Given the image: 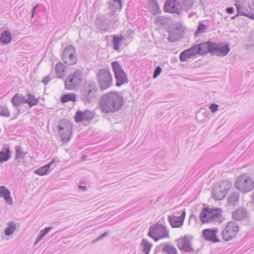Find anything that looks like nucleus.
Here are the masks:
<instances>
[{"instance_id": "1", "label": "nucleus", "mask_w": 254, "mask_h": 254, "mask_svg": "<svg viewBox=\"0 0 254 254\" xmlns=\"http://www.w3.org/2000/svg\"><path fill=\"white\" fill-rule=\"evenodd\" d=\"M124 104V97L116 91L103 94L99 102L100 110L104 114L113 113L119 111Z\"/></svg>"}, {"instance_id": "2", "label": "nucleus", "mask_w": 254, "mask_h": 254, "mask_svg": "<svg viewBox=\"0 0 254 254\" xmlns=\"http://www.w3.org/2000/svg\"><path fill=\"white\" fill-rule=\"evenodd\" d=\"M118 7L113 2H109V12L104 15L97 16L95 20V26L99 33H104L110 31L118 21L116 13Z\"/></svg>"}, {"instance_id": "3", "label": "nucleus", "mask_w": 254, "mask_h": 254, "mask_svg": "<svg viewBox=\"0 0 254 254\" xmlns=\"http://www.w3.org/2000/svg\"><path fill=\"white\" fill-rule=\"evenodd\" d=\"M99 89L96 83L93 80L86 81L81 89L79 98L84 105L94 102L99 95Z\"/></svg>"}, {"instance_id": "4", "label": "nucleus", "mask_w": 254, "mask_h": 254, "mask_svg": "<svg viewBox=\"0 0 254 254\" xmlns=\"http://www.w3.org/2000/svg\"><path fill=\"white\" fill-rule=\"evenodd\" d=\"M207 54L222 57L228 55L230 48L228 44L218 43L209 40L207 41Z\"/></svg>"}, {"instance_id": "5", "label": "nucleus", "mask_w": 254, "mask_h": 254, "mask_svg": "<svg viewBox=\"0 0 254 254\" xmlns=\"http://www.w3.org/2000/svg\"><path fill=\"white\" fill-rule=\"evenodd\" d=\"M84 73L77 69L72 74H69L64 80L65 89L67 90H76L82 82Z\"/></svg>"}, {"instance_id": "6", "label": "nucleus", "mask_w": 254, "mask_h": 254, "mask_svg": "<svg viewBox=\"0 0 254 254\" xmlns=\"http://www.w3.org/2000/svg\"><path fill=\"white\" fill-rule=\"evenodd\" d=\"M58 129L62 142H68L71 138L72 126L71 122L67 119L60 120L58 123Z\"/></svg>"}, {"instance_id": "7", "label": "nucleus", "mask_w": 254, "mask_h": 254, "mask_svg": "<svg viewBox=\"0 0 254 254\" xmlns=\"http://www.w3.org/2000/svg\"><path fill=\"white\" fill-rule=\"evenodd\" d=\"M147 235L155 242L169 237L166 227L159 223L150 226Z\"/></svg>"}, {"instance_id": "8", "label": "nucleus", "mask_w": 254, "mask_h": 254, "mask_svg": "<svg viewBox=\"0 0 254 254\" xmlns=\"http://www.w3.org/2000/svg\"><path fill=\"white\" fill-rule=\"evenodd\" d=\"M236 188L244 193L252 191L254 189V182L252 178L246 174L239 176L235 181Z\"/></svg>"}, {"instance_id": "9", "label": "nucleus", "mask_w": 254, "mask_h": 254, "mask_svg": "<svg viewBox=\"0 0 254 254\" xmlns=\"http://www.w3.org/2000/svg\"><path fill=\"white\" fill-rule=\"evenodd\" d=\"M97 80L100 90H106L113 85V78L110 70L100 69L97 75Z\"/></svg>"}, {"instance_id": "10", "label": "nucleus", "mask_w": 254, "mask_h": 254, "mask_svg": "<svg viewBox=\"0 0 254 254\" xmlns=\"http://www.w3.org/2000/svg\"><path fill=\"white\" fill-rule=\"evenodd\" d=\"M186 30V27L183 26L180 22H176L169 28L168 41L170 43H174L182 39Z\"/></svg>"}, {"instance_id": "11", "label": "nucleus", "mask_w": 254, "mask_h": 254, "mask_svg": "<svg viewBox=\"0 0 254 254\" xmlns=\"http://www.w3.org/2000/svg\"><path fill=\"white\" fill-rule=\"evenodd\" d=\"M239 230V227L236 222L229 221L221 232L222 237L225 241H229L235 237Z\"/></svg>"}, {"instance_id": "12", "label": "nucleus", "mask_w": 254, "mask_h": 254, "mask_svg": "<svg viewBox=\"0 0 254 254\" xmlns=\"http://www.w3.org/2000/svg\"><path fill=\"white\" fill-rule=\"evenodd\" d=\"M75 50L71 45L67 46L61 55L62 61L68 65H72L76 64L77 58L75 56Z\"/></svg>"}, {"instance_id": "13", "label": "nucleus", "mask_w": 254, "mask_h": 254, "mask_svg": "<svg viewBox=\"0 0 254 254\" xmlns=\"http://www.w3.org/2000/svg\"><path fill=\"white\" fill-rule=\"evenodd\" d=\"M193 237L186 235L183 237L177 240V246L181 251L185 253L191 252L193 251L191 244Z\"/></svg>"}, {"instance_id": "14", "label": "nucleus", "mask_w": 254, "mask_h": 254, "mask_svg": "<svg viewBox=\"0 0 254 254\" xmlns=\"http://www.w3.org/2000/svg\"><path fill=\"white\" fill-rule=\"evenodd\" d=\"M218 229L217 228H206L204 229L201 235L202 238L206 241L213 243H219L220 239L217 237Z\"/></svg>"}, {"instance_id": "15", "label": "nucleus", "mask_w": 254, "mask_h": 254, "mask_svg": "<svg viewBox=\"0 0 254 254\" xmlns=\"http://www.w3.org/2000/svg\"><path fill=\"white\" fill-rule=\"evenodd\" d=\"M93 118L94 114L93 112L87 109L83 111L77 110L74 116V120L77 123L83 121L90 122Z\"/></svg>"}, {"instance_id": "16", "label": "nucleus", "mask_w": 254, "mask_h": 254, "mask_svg": "<svg viewBox=\"0 0 254 254\" xmlns=\"http://www.w3.org/2000/svg\"><path fill=\"white\" fill-rule=\"evenodd\" d=\"M177 2H178V0H166L163 6L164 11L167 13L180 15L182 11L178 8Z\"/></svg>"}, {"instance_id": "17", "label": "nucleus", "mask_w": 254, "mask_h": 254, "mask_svg": "<svg viewBox=\"0 0 254 254\" xmlns=\"http://www.w3.org/2000/svg\"><path fill=\"white\" fill-rule=\"evenodd\" d=\"M189 50L193 57L196 55L205 56L207 54V41L195 44L189 48Z\"/></svg>"}, {"instance_id": "18", "label": "nucleus", "mask_w": 254, "mask_h": 254, "mask_svg": "<svg viewBox=\"0 0 254 254\" xmlns=\"http://www.w3.org/2000/svg\"><path fill=\"white\" fill-rule=\"evenodd\" d=\"M186 210L183 209L181 216L177 217L175 215L168 216V221L172 228H179L183 226L186 216Z\"/></svg>"}, {"instance_id": "19", "label": "nucleus", "mask_w": 254, "mask_h": 254, "mask_svg": "<svg viewBox=\"0 0 254 254\" xmlns=\"http://www.w3.org/2000/svg\"><path fill=\"white\" fill-rule=\"evenodd\" d=\"M9 190L4 186H0V198L2 197L5 202L10 205L13 204L12 198Z\"/></svg>"}, {"instance_id": "20", "label": "nucleus", "mask_w": 254, "mask_h": 254, "mask_svg": "<svg viewBox=\"0 0 254 254\" xmlns=\"http://www.w3.org/2000/svg\"><path fill=\"white\" fill-rule=\"evenodd\" d=\"M11 157V151L8 144H5L0 151V163L7 161Z\"/></svg>"}, {"instance_id": "21", "label": "nucleus", "mask_w": 254, "mask_h": 254, "mask_svg": "<svg viewBox=\"0 0 254 254\" xmlns=\"http://www.w3.org/2000/svg\"><path fill=\"white\" fill-rule=\"evenodd\" d=\"M211 210V208H209L208 207L202 208L199 215V217L201 222L203 224L212 222L211 218H210Z\"/></svg>"}, {"instance_id": "22", "label": "nucleus", "mask_w": 254, "mask_h": 254, "mask_svg": "<svg viewBox=\"0 0 254 254\" xmlns=\"http://www.w3.org/2000/svg\"><path fill=\"white\" fill-rule=\"evenodd\" d=\"M247 215V211L244 207H239L232 213L233 218L237 221L244 219Z\"/></svg>"}, {"instance_id": "23", "label": "nucleus", "mask_w": 254, "mask_h": 254, "mask_svg": "<svg viewBox=\"0 0 254 254\" xmlns=\"http://www.w3.org/2000/svg\"><path fill=\"white\" fill-rule=\"evenodd\" d=\"M226 192V191L222 190L217 186H215L212 190V197L215 200H221L223 199L227 194Z\"/></svg>"}, {"instance_id": "24", "label": "nucleus", "mask_w": 254, "mask_h": 254, "mask_svg": "<svg viewBox=\"0 0 254 254\" xmlns=\"http://www.w3.org/2000/svg\"><path fill=\"white\" fill-rule=\"evenodd\" d=\"M113 37L112 44L114 50L118 51L120 50V48L123 43V41L125 40V37L122 35H113L112 36Z\"/></svg>"}, {"instance_id": "25", "label": "nucleus", "mask_w": 254, "mask_h": 254, "mask_svg": "<svg viewBox=\"0 0 254 254\" xmlns=\"http://www.w3.org/2000/svg\"><path fill=\"white\" fill-rule=\"evenodd\" d=\"M12 39V37L9 31L5 30L3 31L0 36V43L2 45H6L10 43Z\"/></svg>"}, {"instance_id": "26", "label": "nucleus", "mask_w": 254, "mask_h": 254, "mask_svg": "<svg viewBox=\"0 0 254 254\" xmlns=\"http://www.w3.org/2000/svg\"><path fill=\"white\" fill-rule=\"evenodd\" d=\"M114 75L116 80L115 85L117 87H120L124 84L127 83L128 82L127 76L125 72Z\"/></svg>"}, {"instance_id": "27", "label": "nucleus", "mask_w": 254, "mask_h": 254, "mask_svg": "<svg viewBox=\"0 0 254 254\" xmlns=\"http://www.w3.org/2000/svg\"><path fill=\"white\" fill-rule=\"evenodd\" d=\"M11 102L13 106L15 107H18L22 104H26V98L22 95H19L18 93H16L11 98Z\"/></svg>"}, {"instance_id": "28", "label": "nucleus", "mask_w": 254, "mask_h": 254, "mask_svg": "<svg viewBox=\"0 0 254 254\" xmlns=\"http://www.w3.org/2000/svg\"><path fill=\"white\" fill-rule=\"evenodd\" d=\"M240 194L238 191L232 192L228 197V204L229 206L235 205L239 200Z\"/></svg>"}, {"instance_id": "29", "label": "nucleus", "mask_w": 254, "mask_h": 254, "mask_svg": "<svg viewBox=\"0 0 254 254\" xmlns=\"http://www.w3.org/2000/svg\"><path fill=\"white\" fill-rule=\"evenodd\" d=\"M27 98L26 99V104H27L29 107L31 108L33 106H36L38 104L39 101V97L36 98L34 94H32L29 91L26 94Z\"/></svg>"}, {"instance_id": "30", "label": "nucleus", "mask_w": 254, "mask_h": 254, "mask_svg": "<svg viewBox=\"0 0 254 254\" xmlns=\"http://www.w3.org/2000/svg\"><path fill=\"white\" fill-rule=\"evenodd\" d=\"M171 21L172 19L170 18L159 16L155 18L154 23L156 24H159L161 26H168L170 25Z\"/></svg>"}, {"instance_id": "31", "label": "nucleus", "mask_w": 254, "mask_h": 254, "mask_svg": "<svg viewBox=\"0 0 254 254\" xmlns=\"http://www.w3.org/2000/svg\"><path fill=\"white\" fill-rule=\"evenodd\" d=\"M76 100V94L74 93L64 94L61 97V102L62 103H65L69 101L75 102Z\"/></svg>"}, {"instance_id": "32", "label": "nucleus", "mask_w": 254, "mask_h": 254, "mask_svg": "<svg viewBox=\"0 0 254 254\" xmlns=\"http://www.w3.org/2000/svg\"><path fill=\"white\" fill-rule=\"evenodd\" d=\"M16 229V224L14 221H11L7 224V226L5 229L4 234L6 236L11 235Z\"/></svg>"}, {"instance_id": "33", "label": "nucleus", "mask_w": 254, "mask_h": 254, "mask_svg": "<svg viewBox=\"0 0 254 254\" xmlns=\"http://www.w3.org/2000/svg\"><path fill=\"white\" fill-rule=\"evenodd\" d=\"M111 66L113 69V71L114 73V75L119 73H122L123 72H125L123 67L117 61L113 62L111 63Z\"/></svg>"}, {"instance_id": "34", "label": "nucleus", "mask_w": 254, "mask_h": 254, "mask_svg": "<svg viewBox=\"0 0 254 254\" xmlns=\"http://www.w3.org/2000/svg\"><path fill=\"white\" fill-rule=\"evenodd\" d=\"M65 66L62 63H58L55 67L57 76L60 78H63L64 76Z\"/></svg>"}, {"instance_id": "35", "label": "nucleus", "mask_w": 254, "mask_h": 254, "mask_svg": "<svg viewBox=\"0 0 254 254\" xmlns=\"http://www.w3.org/2000/svg\"><path fill=\"white\" fill-rule=\"evenodd\" d=\"M148 2L151 6V9L153 15L159 14L161 13V11L157 0H148Z\"/></svg>"}, {"instance_id": "36", "label": "nucleus", "mask_w": 254, "mask_h": 254, "mask_svg": "<svg viewBox=\"0 0 254 254\" xmlns=\"http://www.w3.org/2000/svg\"><path fill=\"white\" fill-rule=\"evenodd\" d=\"M15 160L23 159L25 157L27 154L26 152H24L20 146L17 145L15 147Z\"/></svg>"}, {"instance_id": "37", "label": "nucleus", "mask_w": 254, "mask_h": 254, "mask_svg": "<svg viewBox=\"0 0 254 254\" xmlns=\"http://www.w3.org/2000/svg\"><path fill=\"white\" fill-rule=\"evenodd\" d=\"M140 246L142 248V250L143 252H150L152 244L149 242L146 239H142L140 243Z\"/></svg>"}, {"instance_id": "38", "label": "nucleus", "mask_w": 254, "mask_h": 254, "mask_svg": "<svg viewBox=\"0 0 254 254\" xmlns=\"http://www.w3.org/2000/svg\"><path fill=\"white\" fill-rule=\"evenodd\" d=\"M217 186L222 190L226 191V192L228 193L231 188L232 184L230 181L225 180L221 181L220 184Z\"/></svg>"}, {"instance_id": "39", "label": "nucleus", "mask_w": 254, "mask_h": 254, "mask_svg": "<svg viewBox=\"0 0 254 254\" xmlns=\"http://www.w3.org/2000/svg\"><path fill=\"white\" fill-rule=\"evenodd\" d=\"M221 209L219 208H213L211 210V215L210 218H211V221H213L214 219H218L221 216Z\"/></svg>"}, {"instance_id": "40", "label": "nucleus", "mask_w": 254, "mask_h": 254, "mask_svg": "<svg viewBox=\"0 0 254 254\" xmlns=\"http://www.w3.org/2000/svg\"><path fill=\"white\" fill-rule=\"evenodd\" d=\"M192 57L190 50L188 49L181 53L179 58L181 62H185L188 59L191 58Z\"/></svg>"}, {"instance_id": "41", "label": "nucleus", "mask_w": 254, "mask_h": 254, "mask_svg": "<svg viewBox=\"0 0 254 254\" xmlns=\"http://www.w3.org/2000/svg\"><path fill=\"white\" fill-rule=\"evenodd\" d=\"M163 247L165 254H177V251L173 246L165 245Z\"/></svg>"}, {"instance_id": "42", "label": "nucleus", "mask_w": 254, "mask_h": 254, "mask_svg": "<svg viewBox=\"0 0 254 254\" xmlns=\"http://www.w3.org/2000/svg\"><path fill=\"white\" fill-rule=\"evenodd\" d=\"M10 116V112L6 104L0 105V116L8 118Z\"/></svg>"}, {"instance_id": "43", "label": "nucleus", "mask_w": 254, "mask_h": 254, "mask_svg": "<svg viewBox=\"0 0 254 254\" xmlns=\"http://www.w3.org/2000/svg\"><path fill=\"white\" fill-rule=\"evenodd\" d=\"M235 5L237 9V16L242 15L245 16L246 15V11H247L248 9L242 7L239 3V2H236L235 3Z\"/></svg>"}, {"instance_id": "44", "label": "nucleus", "mask_w": 254, "mask_h": 254, "mask_svg": "<svg viewBox=\"0 0 254 254\" xmlns=\"http://www.w3.org/2000/svg\"><path fill=\"white\" fill-rule=\"evenodd\" d=\"M207 26L201 21L199 22L197 29L194 33L195 37H198L201 33H204Z\"/></svg>"}, {"instance_id": "45", "label": "nucleus", "mask_w": 254, "mask_h": 254, "mask_svg": "<svg viewBox=\"0 0 254 254\" xmlns=\"http://www.w3.org/2000/svg\"><path fill=\"white\" fill-rule=\"evenodd\" d=\"M34 173L35 174L41 176L46 175L50 173V172L47 170H46L43 166L40 167L39 169L35 170Z\"/></svg>"}, {"instance_id": "46", "label": "nucleus", "mask_w": 254, "mask_h": 254, "mask_svg": "<svg viewBox=\"0 0 254 254\" xmlns=\"http://www.w3.org/2000/svg\"><path fill=\"white\" fill-rule=\"evenodd\" d=\"M184 6L187 9H191L194 4V0H182Z\"/></svg>"}, {"instance_id": "47", "label": "nucleus", "mask_w": 254, "mask_h": 254, "mask_svg": "<svg viewBox=\"0 0 254 254\" xmlns=\"http://www.w3.org/2000/svg\"><path fill=\"white\" fill-rule=\"evenodd\" d=\"M109 234H110L109 231H106V232H104V233L101 234L100 236L97 237L96 239L93 240L92 242V244H94L96 242L104 239L106 237L108 236L109 235Z\"/></svg>"}, {"instance_id": "48", "label": "nucleus", "mask_w": 254, "mask_h": 254, "mask_svg": "<svg viewBox=\"0 0 254 254\" xmlns=\"http://www.w3.org/2000/svg\"><path fill=\"white\" fill-rule=\"evenodd\" d=\"M154 254H165L163 244H161L155 248Z\"/></svg>"}, {"instance_id": "49", "label": "nucleus", "mask_w": 254, "mask_h": 254, "mask_svg": "<svg viewBox=\"0 0 254 254\" xmlns=\"http://www.w3.org/2000/svg\"><path fill=\"white\" fill-rule=\"evenodd\" d=\"M162 71V68L159 65H158L155 68L153 72V78H157L161 73Z\"/></svg>"}, {"instance_id": "50", "label": "nucleus", "mask_w": 254, "mask_h": 254, "mask_svg": "<svg viewBox=\"0 0 254 254\" xmlns=\"http://www.w3.org/2000/svg\"><path fill=\"white\" fill-rule=\"evenodd\" d=\"M53 228V226L45 227L44 229L41 230L39 233L45 237Z\"/></svg>"}, {"instance_id": "51", "label": "nucleus", "mask_w": 254, "mask_h": 254, "mask_svg": "<svg viewBox=\"0 0 254 254\" xmlns=\"http://www.w3.org/2000/svg\"><path fill=\"white\" fill-rule=\"evenodd\" d=\"M219 106L216 103H212L209 106V109L212 113H215L217 111Z\"/></svg>"}, {"instance_id": "52", "label": "nucleus", "mask_w": 254, "mask_h": 254, "mask_svg": "<svg viewBox=\"0 0 254 254\" xmlns=\"http://www.w3.org/2000/svg\"><path fill=\"white\" fill-rule=\"evenodd\" d=\"M54 162L55 158L53 159L50 163H47L46 165H44L43 166L45 168L46 170H47L50 173L51 170H53L55 167V166H54V168L52 167L50 169V166H51L52 164Z\"/></svg>"}, {"instance_id": "53", "label": "nucleus", "mask_w": 254, "mask_h": 254, "mask_svg": "<svg viewBox=\"0 0 254 254\" xmlns=\"http://www.w3.org/2000/svg\"><path fill=\"white\" fill-rule=\"evenodd\" d=\"M111 2H113L114 4H115V6L117 7V5H116V3H117L119 6V11H120L123 7V4L122 1L121 0H113V1Z\"/></svg>"}, {"instance_id": "54", "label": "nucleus", "mask_w": 254, "mask_h": 254, "mask_svg": "<svg viewBox=\"0 0 254 254\" xmlns=\"http://www.w3.org/2000/svg\"><path fill=\"white\" fill-rule=\"evenodd\" d=\"M51 79L52 78L50 77V75H48L43 77L42 81L44 84L46 85L48 83L50 80H51Z\"/></svg>"}, {"instance_id": "55", "label": "nucleus", "mask_w": 254, "mask_h": 254, "mask_svg": "<svg viewBox=\"0 0 254 254\" xmlns=\"http://www.w3.org/2000/svg\"><path fill=\"white\" fill-rule=\"evenodd\" d=\"M246 17L251 18L252 20H254V11L249 12L246 13Z\"/></svg>"}, {"instance_id": "56", "label": "nucleus", "mask_w": 254, "mask_h": 254, "mask_svg": "<svg viewBox=\"0 0 254 254\" xmlns=\"http://www.w3.org/2000/svg\"><path fill=\"white\" fill-rule=\"evenodd\" d=\"M44 238L43 235H41L40 233L38 234L35 242L34 245H35L36 244H37L39 241H40L43 238Z\"/></svg>"}, {"instance_id": "57", "label": "nucleus", "mask_w": 254, "mask_h": 254, "mask_svg": "<svg viewBox=\"0 0 254 254\" xmlns=\"http://www.w3.org/2000/svg\"><path fill=\"white\" fill-rule=\"evenodd\" d=\"M226 12L229 14H232L234 12V8L233 7H228L226 9Z\"/></svg>"}, {"instance_id": "58", "label": "nucleus", "mask_w": 254, "mask_h": 254, "mask_svg": "<svg viewBox=\"0 0 254 254\" xmlns=\"http://www.w3.org/2000/svg\"><path fill=\"white\" fill-rule=\"evenodd\" d=\"M38 7V4H37L34 6L32 8V12H31V18H33L34 17L36 9Z\"/></svg>"}, {"instance_id": "59", "label": "nucleus", "mask_w": 254, "mask_h": 254, "mask_svg": "<svg viewBox=\"0 0 254 254\" xmlns=\"http://www.w3.org/2000/svg\"><path fill=\"white\" fill-rule=\"evenodd\" d=\"M78 188L82 191H85L87 190V187L85 186L79 185Z\"/></svg>"}, {"instance_id": "60", "label": "nucleus", "mask_w": 254, "mask_h": 254, "mask_svg": "<svg viewBox=\"0 0 254 254\" xmlns=\"http://www.w3.org/2000/svg\"><path fill=\"white\" fill-rule=\"evenodd\" d=\"M254 47V44H248L246 46V48L247 49H251L252 47Z\"/></svg>"}, {"instance_id": "61", "label": "nucleus", "mask_w": 254, "mask_h": 254, "mask_svg": "<svg viewBox=\"0 0 254 254\" xmlns=\"http://www.w3.org/2000/svg\"><path fill=\"white\" fill-rule=\"evenodd\" d=\"M190 219H194L195 221L196 220V216L194 214H191L190 217Z\"/></svg>"}, {"instance_id": "62", "label": "nucleus", "mask_w": 254, "mask_h": 254, "mask_svg": "<svg viewBox=\"0 0 254 254\" xmlns=\"http://www.w3.org/2000/svg\"><path fill=\"white\" fill-rule=\"evenodd\" d=\"M171 63H177L178 62L177 58L176 57H174V58L171 59Z\"/></svg>"}, {"instance_id": "63", "label": "nucleus", "mask_w": 254, "mask_h": 254, "mask_svg": "<svg viewBox=\"0 0 254 254\" xmlns=\"http://www.w3.org/2000/svg\"><path fill=\"white\" fill-rule=\"evenodd\" d=\"M238 16H237V14H236V15H235V16H232V17H231V19H236V17H237Z\"/></svg>"}, {"instance_id": "64", "label": "nucleus", "mask_w": 254, "mask_h": 254, "mask_svg": "<svg viewBox=\"0 0 254 254\" xmlns=\"http://www.w3.org/2000/svg\"><path fill=\"white\" fill-rule=\"evenodd\" d=\"M144 253L145 254H149L150 252H144Z\"/></svg>"}]
</instances>
